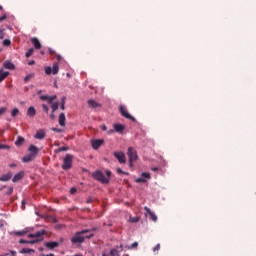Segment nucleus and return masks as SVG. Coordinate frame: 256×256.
Listing matches in <instances>:
<instances>
[{
	"mask_svg": "<svg viewBox=\"0 0 256 256\" xmlns=\"http://www.w3.org/2000/svg\"><path fill=\"white\" fill-rule=\"evenodd\" d=\"M94 236L95 234L91 233V230H82L74 234V237L71 238V243H73V245H77L78 243L81 244L85 241V239H91V237Z\"/></svg>",
	"mask_w": 256,
	"mask_h": 256,
	"instance_id": "1",
	"label": "nucleus"
},
{
	"mask_svg": "<svg viewBox=\"0 0 256 256\" xmlns=\"http://www.w3.org/2000/svg\"><path fill=\"white\" fill-rule=\"evenodd\" d=\"M105 173L106 175H104L101 171H96L92 174V176L94 179H96V181L106 184L109 183V180L111 179V171L107 170Z\"/></svg>",
	"mask_w": 256,
	"mask_h": 256,
	"instance_id": "2",
	"label": "nucleus"
},
{
	"mask_svg": "<svg viewBox=\"0 0 256 256\" xmlns=\"http://www.w3.org/2000/svg\"><path fill=\"white\" fill-rule=\"evenodd\" d=\"M43 235H45V230L38 231L34 234H29V239H34L30 241V244L35 245V243H40V241H43Z\"/></svg>",
	"mask_w": 256,
	"mask_h": 256,
	"instance_id": "3",
	"label": "nucleus"
},
{
	"mask_svg": "<svg viewBox=\"0 0 256 256\" xmlns=\"http://www.w3.org/2000/svg\"><path fill=\"white\" fill-rule=\"evenodd\" d=\"M127 155L129 157V167H133V163L137 161V151L135 150L134 147H129Z\"/></svg>",
	"mask_w": 256,
	"mask_h": 256,
	"instance_id": "4",
	"label": "nucleus"
},
{
	"mask_svg": "<svg viewBox=\"0 0 256 256\" xmlns=\"http://www.w3.org/2000/svg\"><path fill=\"white\" fill-rule=\"evenodd\" d=\"M73 165V155L67 154L63 159L62 169L64 171H67L68 169H71Z\"/></svg>",
	"mask_w": 256,
	"mask_h": 256,
	"instance_id": "5",
	"label": "nucleus"
},
{
	"mask_svg": "<svg viewBox=\"0 0 256 256\" xmlns=\"http://www.w3.org/2000/svg\"><path fill=\"white\" fill-rule=\"evenodd\" d=\"M44 71L47 75H51V73L52 75H57L59 73V64L54 63L52 68L51 66L45 67Z\"/></svg>",
	"mask_w": 256,
	"mask_h": 256,
	"instance_id": "6",
	"label": "nucleus"
},
{
	"mask_svg": "<svg viewBox=\"0 0 256 256\" xmlns=\"http://www.w3.org/2000/svg\"><path fill=\"white\" fill-rule=\"evenodd\" d=\"M119 111L122 117H125V119H130V121H135V117L131 116L129 112H127V108L123 105L119 106Z\"/></svg>",
	"mask_w": 256,
	"mask_h": 256,
	"instance_id": "7",
	"label": "nucleus"
},
{
	"mask_svg": "<svg viewBox=\"0 0 256 256\" xmlns=\"http://www.w3.org/2000/svg\"><path fill=\"white\" fill-rule=\"evenodd\" d=\"M41 101H47V103L49 105H53V101H55V99H57V95H53V96H48V95H41L40 96Z\"/></svg>",
	"mask_w": 256,
	"mask_h": 256,
	"instance_id": "8",
	"label": "nucleus"
},
{
	"mask_svg": "<svg viewBox=\"0 0 256 256\" xmlns=\"http://www.w3.org/2000/svg\"><path fill=\"white\" fill-rule=\"evenodd\" d=\"M114 157L117 158V161L121 164H125V153H123L122 151H118V152H114Z\"/></svg>",
	"mask_w": 256,
	"mask_h": 256,
	"instance_id": "9",
	"label": "nucleus"
},
{
	"mask_svg": "<svg viewBox=\"0 0 256 256\" xmlns=\"http://www.w3.org/2000/svg\"><path fill=\"white\" fill-rule=\"evenodd\" d=\"M146 179H151V175L147 172L141 174V178L136 179V183H146Z\"/></svg>",
	"mask_w": 256,
	"mask_h": 256,
	"instance_id": "10",
	"label": "nucleus"
},
{
	"mask_svg": "<svg viewBox=\"0 0 256 256\" xmlns=\"http://www.w3.org/2000/svg\"><path fill=\"white\" fill-rule=\"evenodd\" d=\"M144 211H146V213H147V215H150V217H151V220L154 222V223H156V221H157V215H155L154 213H153V211H151V209L149 208V207H144Z\"/></svg>",
	"mask_w": 256,
	"mask_h": 256,
	"instance_id": "11",
	"label": "nucleus"
},
{
	"mask_svg": "<svg viewBox=\"0 0 256 256\" xmlns=\"http://www.w3.org/2000/svg\"><path fill=\"white\" fill-rule=\"evenodd\" d=\"M45 247L46 249H50V251H53V249L59 247V242H46Z\"/></svg>",
	"mask_w": 256,
	"mask_h": 256,
	"instance_id": "12",
	"label": "nucleus"
},
{
	"mask_svg": "<svg viewBox=\"0 0 256 256\" xmlns=\"http://www.w3.org/2000/svg\"><path fill=\"white\" fill-rule=\"evenodd\" d=\"M103 140L99 139V140H93L92 141V148L97 150L99 149V147H101V145H103Z\"/></svg>",
	"mask_w": 256,
	"mask_h": 256,
	"instance_id": "13",
	"label": "nucleus"
},
{
	"mask_svg": "<svg viewBox=\"0 0 256 256\" xmlns=\"http://www.w3.org/2000/svg\"><path fill=\"white\" fill-rule=\"evenodd\" d=\"M25 173L23 172H18L17 174H15V176L12 178L13 183H17L18 181H21V179H23Z\"/></svg>",
	"mask_w": 256,
	"mask_h": 256,
	"instance_id": "14",
	"label": "nucleus"
},
{
	"mask_svg": "<svg viewBox=\"0 0 256 256\" xmlns=\"http://www.w3.org/2000/svg\"><path fill=\"white\" fill-rule=\"evenodd\" d=\"M88 106L90 109H97V107H101V104L97 103L95 100H88Z\"/></svg>",
	"mask_w": 256,
	"mask_h": 256,
	"instance_id": "15",
	"label": "nucleus"
},
{
	"mask_svg": "<svg viewBox=\"0 0 256 256\" xmlns=\"http://www.w3.org/2000/svg\"><path fill=\"white\" fill-rule=\"evenodd\" d=\"M35 115H37V110H35V107L30 106V107L27 109V116H28V117H35Z\"/></svg>",
	"mask_w": 256,
	"mask_h": 256,
	"instance_id": "16",
	"label": "nucleus"
},
{
	"mask_svg": "<svg viewBox=\"0 0 256 256\" xmlns=\"http://www.w3.org/2000/svg\"><path fill=\"white\" fill-rule=\"evenodd\" d=\"M9 77V72L3 71V68L0 69V83H3L5 79Z\"/></svg>",
	"mask_w": 256,
	"mask_h": 256,
	"instance_id": "17",
	"label": "nucleus"
},
{
	"mask_svg": "<svg viewBox=\"0 0 256 256\" xmlns=\"http://www.w3.org/2000/svg\"><path fill=\"white\" fill-rule=\"evenodd\" d=\"M114 131H116V133H123V131H125V126L122 124H114Z\"/></svg>",
	"mask_w": 256,
	"mask_h": 256,
	"instance_id": "18",
	"label": "nucleus"
},
{
	"mask_svg": "<svg viewBox=\"0 0 256 256\" xmlns=\"http://www.w3.org/2000/svg\"><path fill=\"white\" fill-rule=\"evenodd\" d=\"M3 67L4 69H10V71H13V69H15V64H13V62L6 61L3 63Z\"/></svg>",
	"mask_w": 256,
	"mask_h": 256,
	"instance_id": "19",
	"label": "nucleus"
},
{
	"mask_svg": "<svg viewBox=\"0 0 256 256\" xmlns=\"http://www.w3.org/2000/svg\"><path fill=\"white\" fill-rule=\"evenodd\" d=\"M28 151L30 152V155H33L35 157V155L39 153V148H37L35 145H30Z\"/></svg>",
	"mask_w": 256,
	"mask_h": 256,
	"instance_id": "20",
	"label": "nucleus"
},
{
	"mask_svg": "<svg viewBox=\"0 0 256 256\" xmlns=\"http://www.w3.org/2000/svg\"><path fill=\"white\" fill-rule=\"evenodd\" d=\"M65 121H67V119L65 118V113H61L58 119L60 127H65Z\"/></svg>",
	"mask_w": 256,
	"mask_h": 256,
	"instance_id": "21",
	"label": "nucleus"
},
{
	"mask_svg": "<svg viewBox=\"0 0 256 256\" xmlns=\"http://www.w3.org/2000/svg\"><path fill=\"white\" fill-rule=\"evenodd\" d=\"M35 159V156L33 154H28L22 158L23 163H29Z\"/></svg>",
	"mask_w": 256,
	"mask_h": 256,
	"instance_id": "22",
	"label": "nucleus"
},
{
	"mask_svg": "<svg viewBox=\"0 0 256 256\" xmlns=\"http://www.w3.org/2000/svg\"><path fill=\"white\" fill-rule=\"evenodd\" d=\"M31 43H33L35 49H41V42H39V39L32 38Z\"/></svg>",
	"mask_w": 256,
	"mask_h": 256,
	"instance_id": "23",
	"label": "nucleus"
},
{
	"mask_svg": "<svg viewBox=\"0 0 256 256\" xmlns=\"http://www.w3.org/2000/svg\"><path fill=\"white\" fill-rule=\"evenodd\" d=\"M35 139H45V131L39 130L35 134Z\"/></svg>",
	"mask_w": 256,
	"mask_h": 256,
	"instance_id": "24",
	"label": "nucleus"
},
{
	"mask_svg": "<svg viewBox=\"0 0 256 256\" xmlns=\"http://www.w3.org/2000/svg\"><path fill=\"white\" fill-rule=\"evenodd\" d=\"M11 177H13V173L8 172L7 174H4L2 177H0V181H10Z\"/></svg>",
	"mask_w": 256,
	"mask_h": 256,
	"instance_id": "25",
	"label": "nucleus"
},
{
	"mask_svg": "<svg viewBox=\"0 0 256 256\" xmlns=\"http://www.w3.org/2000/svg\"><path fill=\"white\" fill-rule=\"evenodd\" d=\"M23 143H25V138H23L22 136H18L17 140L15 141V145L19 147L23 145Z\"/></svg>",
	"mask_w": 256,
	"mask_h": 256,
	"instance_id": "26",
	"label": "nucleus"
},
{
	"mask_svg": "<svg viewBox=\"0 0 256 256\" xmlns=\"http://www.w3.org/2000/svg\"><path fill=\"white\" fill-rule=\"evenodd\" d=\"M20 253L24 254V255H29L30 253H35V250L31 249V248H23Z\"/></svg>",
	"mask_w": 256,
	"mask_h": 256,
	"instance_id": "27",
	"label": "nucleus"
},
{
	"mask_svg": "<svg viewBox=\"0 0 256 256\" xmlns=\"http://www.w3.org/2000/svg\"><path fill=\"white\" fill-rule=\"evenodd\" d=\"M52 113H55L59 109V101H56L51 104Z\"/></svg>",
	"mask_w": 256,
	"mask_h": 256,
	"instance_id": "28",
	"label": "nucleus"
},
{
	"mask_svg": "<svg viewBox=\"0 0 256 256\" xmlns=\"http://www.w3.org/2000/svg\"><path fill=\"white\" fill-rule=\"evenodd\" d=\"M34 51L35 50L33 48L28 49L27 52L25 53V57H27V58L31 57L33 55Z\"/></svg>",
	"mask_w": 256,
	"mask_h": 256,
	"instance_id": "29",
	"label": "nucleus"
},
{
	"mask_svg": "<svg viewBox=\"0 0 256 256\" xmlns=\"http://www.w3.org/2000/svg\"><path fill=\"white\" fill-rule=\"evenodd\" d=\"M17 115H19V109L18 108H14L11 111V117H17Z\"/></svg>",
	"mask_w": 256,
	"mask_h": 256,
	"instance_id": "30",
	"label": "nucleus"
},
{
	"mask_svg": "<svg viewBox=\"0 0 256 256\" xmlns=\"http://www.w3.org/2000/svg\"><path fill=\"white\" fill-rule=\"evenodd\" d=\"M2 45L4 47H9V45H11V40L10 39H4L2 42Z\"/></svg>",
	"mask_w": 256,
	"mask_h": 256,
	"instance_id": "31",
	"label": "nucleus"
},
{
	"mask_svg": "<svg viewBox=\"0 0 256 256\" xmlns=\"http://www.w3.org/2000/svg\"><path fill=\"white\" fill-rule=\"evenodd\" d=\"M110 256H119V251H117V249H111Z\"/></svg>",
	"mask_w": 256,
	"mask_h": 256,
	"instance_id": "32",
	"label": "nucleus"
},
{
	"mask_svg": "<svg viewBox=\"0 0 256 256\" xmlns=\"http://www.w3.org/2000/svg\"><path fill=\"white\" fill-rule=\"evenodd\" d=\"M159 249H161V244H157L154 248H153V252L155 255H157V253H159Z\"/></svg>",
	"mask_w": 256,
	"mask_h": 256,
	"instance_id": "33",
	"label": "nucleus"
},
{
	"mask_svg": "<svg viewBox=\"0 0 256 256\" xmlns=\"http://www.w3.org/2000/svg\"><path fill=\"white\" fill-rule=\"evenodd\" d=\"M65 97L62 98L61 104H60V109H62V111H65Z\"/></svg>",
	"mask_w": 256,
	"mask_h": 256,
	"instance_id": "34",
	"label": "nucleus"
},
{
	"mask_svg": "<svg viewBox=\"0 0 256 256\" xmlns=\"http://www.w3.org/2000/svg\"><path fill=\"white\" fill-rule=\"evenodd\" d=\"M62 151H69V147H60L58 150H56L57 153H61Z\"/></svg>",
	"mask_w": 256,
	"mask_h": 256,
	"instance_id": "35",
	"label": "nucleus"
},
{
	"mask_svg": "<svg viewBox=\"0 0 256 256\" xmlns=\"http://www.w3.org/2000/svg\"><path fill=\"white\" fill-rule=\"evenodd\" d=\"M130 223H139L138 217H130Z\"/></svg>",
	"mask_w": 256,
	"mask_h": 256,
	"instance_id": "36",
	"label": "nucleus"
},
{
	"mask_svg": "<svg viewBox=\"0 0 256 256\" xmlns=\"http://www.w3.org/2000/svg\"><path fill=\"white\" fill-rule=\"evenodd\" d=\"M0 39H5V28L0 29Z\"/></svg>",
	"mask_w": 256,
	"mask_h": 256,
	"instance_id": "37",
	"label": "nucleus"
},
{
	"mask_svg": "<svg viewBox=\"0 0 256 256\" xmlns=\"http://www.w3.org/2000/svg\"><path fill=\"white\" fill-rule=\"evenodd\" d=\"M5 195H13V186L8 188V191L5 193Z\"/></svg>",
	"mask_w": 256,
	"mask_h": 256,
	"instance_id": "38",
	"label": "nucleus"
},
{
	"mask_svg": "<svg viewBox=\"0 0 256 256\" xmlns=\"http://www.w3.org/2000/svg\"><path fill=\"white\" fill-rule=\"evenodd\" d=\"M31 77H33V75L28 74V75L24 78V83H28V81H31Z\"/></svg>",
	"mask_w": 256,
	"mask_h": 256,
	"instance_id": "39",
	"label": "nucleus"
},
{
	"mask_svg": "<svg viewBox=\"0 0 256 256\" xmlns=\"http://www.w3.org/2000/svg\"><path fill=\"white\" fill-rule=\"evenodd\" d=\"M5 113H7V108L5 107L0 108V117L1 115H5Z\"/></svg>",
	"mask_w": 256,
	"mask_h": 256,
	"instance_id": "40",
	"label": "nucleus"
},
{
	"mask_svg": "<svg viewBox=\"0 0 256 256\" xmlns=\"http://www.w3.org/2000/svg\"><path fill=\"white\" fill-rule=\"evenodd\" d=\"M42 109L45 113H49V107L46 104H42Z\"/></svg>",
	"mask_w": 256,
	"mask_h": 256,
	"instance_id": "41",
	"label": "nucleus"
},
{
	"mask_svg": "<svg viewBox=\"0 0 256 256\" xmlns=\"http://www.w3.org/2000/svg\"><path fill=\"white\" fill-rule=\"evenodd\" d=\"M15 235H17L18 237H23V235H25V231H17L15 232Z\"/></svg>",
	"mask_w": 256,
	"mask_h": 256,
	"instance_id": "42",
	"label": "nucleus"
},
{
	"mask_svg": "<svg viewBox=\"0 0 256 256\" xmlns=\"http://www.w3.org/2000/svg\"><path fill=\"white\" fill-rule=\"evenodd\" d=\"M70 193H71V195H75V193H77V189L76 188H71Z\"/></svg>",
	"mask_w": 256,
	"mask_h": 256,
	"instance_id": "43",
	"label": "nucleus"
},
{
	"mask_svg": "<svg viewBox=\"0 0 256 256\" xmlns=\"http://www.w3.org/2000/svg\"><path fill=\"white\" fill-rule=\"evenodd\" d=\"M0 149H9V145L0 144Z\"/></svg>",
	"mask_w": 256,
	"mask_h": 256,
	"instance_id": "44",
	"label": "nucleus"
},
{
	"mask_svg": "<svg viewBox=\"0 0 256 256\" xmlns=\"http://www.w3.org/2000/svg\"><path fill=\"white\" fill-rule=\"evenodd\" d=\"M19 243H21V244L23 245L24 243H31V241H27V240H24V239H20V240H19Z\"/></svg>",
	"mask_w": 256,
	"mask_h": 256,
	"instance_id": "45",
	"label": "nucleus"
},
{
	"mask_svg": "<svg viewBox=\"0 0 256 256\" xmlns=\"http://www.w3.org/2000/svg\"><path fill=\"white\" fill-rule=\"evenodd\" d=\"M117 173L119 174V175H123V174H125V172H123V170H121V168H117Z\"/></svg>",
	"mask_w": 256,
	"mask_h": 256,
	"instance_id": "46",
	"label": "nucleus"
},
{
	"mask_svg": "<svg viewBox=\"0 0 256 256\" xmlns=\"http://www.w3.org/2000/svg\"><path fill=\"white\" fill-rule=\"evenodd\" d=\"M52 131H55L56 133H61V131L63 130L59 128H52Z\"/></svg>",
	"mask_w": 256,
	"mask_h": 256,
	"instance_id": "47",
	"label": "nucleus"
},
{
	"mask_svg": "<svg viewBox=\"0 0 256 256\" xmlns=\"http://www.w3.org/2000/svg\"><path fill=\"white\" fill-rule=\"evenodd\" d=\"M5 19H7V15H2L1 17H0V23L2 22V21H5Z\"/></svg>",
	"mask_w": 256,
	"mask_h": 256,
	"instance_id": "48",
	"label": "nucleus"
},
{
	"mask_svg": "<svg viewBox=\"0 0 256 256\" xmlns=\"http://www.w3.org/2000/svg\"><path fill=\"white\" fill-rule=\"evenodd\" d=\"M138 245H139V243H137V242L132 243L131 249H134V247H138Z\"/></svg>",
	"mask_w": 256,
	"mask_h": 256,
	"instance_id": "49",
	"label": "nucleus"
},
{
	"mask_svg": "<svg viewBox=\"0 0 256 256\" xmlns=\"http://www.w3.org/2000/svg\"><path fill=\"white\" fill-rule=\"evenodd\" d=\"M86 203H88V204H89V203H93V198H91V197L88 198V199L86 200Z\"/></svg>",
	"mask_w": 256,
	"mask_h": 256,
	"instance_id": "50",
	"label": "nucleus"
},
{
	"mask_svg": "<svg viewBox=\"0 0 256 256\" xmlns=\"http://www.w3.org/2000/svg\"><path fill=\"white\" fill-rule=\"evenodd\" d=\"M101 129H102V131H107V126L102 125V126H101Z\"/></svg>",
	"mask_w": 256,
	"mask_h": 256,
	"instance_id": "51",
	"label": "nucleus"
},
{
	"mask_svg": "<svg viewBox=\"0 0 256 256\" xmlns=\"http://www.w3.org/2000/svg\"><path fill=\"white\" fill-rule=\"evenodd\" d=\"M50 118H51V119H55V112H52V113L50 114Z\"/></svg>",
	"mask_w": 256,
	"mask_h": 256,
	"instance_id": "52",
	"label": "nucleus"
},
{
	"mask_svg": "<svg viewBox=\"0 0 256 256\" xmlns=\"http://www.w3.org/2000/svg\"><path fill=\"white\" fill-rule=\"evenodd\" d=\"M111 133H115V130L110 129V130L107 132L108 135H111Z\"/></svg>",
	"mask_w": 256,
	"mask_h": 256,
	"instance_id": "53",
	"label": "nucleus"
},
{
	"mask_svg": "<svg viewBox=\"0 0 256 256\" xmlns=\"http://www.w3.org/2000/svg\"><path fill=\"white\" fill-rule=\"evenodd\" d=\"M56 59H57V61H61V55L57 54Z\"/></svg>",
	"mask_w": 256,
	"mask_h": 256,
	"instance_id": "54",
	"label": "nucleus"
},
{
	"mask_svg": "<svg viewBox=\"0 0 256 256\" xmlns=\"http://www.w3.org/2000/svg\"><path fill=\"white\" fill-rule=\"evenodd\" d=\"M10 254H11L12 256H15V255H17V252H15V251H10Z\"/></svg>",
	"mask_w": 256,
	"mask_h": 256,
	"instance_id": "55",
	"label": "nucleus"
},
{
	"mask_svg": "<svg viewBox=\"0 0 256 256\" xmlns=\"http://www.w3.org/2000/svg\"><path fill=\"white\" fill-rule=\"evenodd\" d=\"M49 53H50V55L55 54L54 50H52V49H49Z\"/></svg>",
	"mask_w": 256,
	"mask_h": 256,
	"instance_id": "56",
	"label": "nucleus"
},
{
	"mask_svg": "<svg viewBox=\"0 0 256 256\" xmlns=\"http://www.w3.org/2000/svg\"><path fill=\"white\" fill-rule=\"evenodd\" d=\"M28 65H35V61H30V62H28Z\"/></svg>",
	"mask_w": 256,
	"mask_h": 256,
	"instance_id": "57",
	"label": "nucleus"
},
{
	"mask_svg": "<svg viewBox=\"0 0 256 256\" xmlns=\"http://www.w3.org/2000/svg\"><path fill=\"white\" fill-rule=\"evenodd\" d=\"M42 256H55V254H53V253H50L48 255L42 254Z\"/></svg>",
	"mask_w": 256,
	"mask_h": 256,
	"instance_id": "58",
	"label": "nucleus"
},
{
	"mask_svg": "<svg viewBox=\"0 0 256 256\" xmlns=\"http://www.w3.org/2000/svg\"><path fill=\"white\" fill-rule=\"evenodd\" d=\"M22 208L25 209V200L22 201Z\"/></svg>",
	"mask_w": 256,
	"mask_h": 256,
	"instance_id": "59",
	"label": "nucleus"
},
{
	"mask_svg": "<svg viewBox=\"0 0 256 256\" xmlns=\"http://www.w3.org/2000/svg\"><path fill=\"white\" fill-rule=\"evenodd\" d=\"M152 171H159V168L154 167V168H152Z\"/></svg>",
	"mask_w": 256,
	"mask_h": 256,
	"instance_id": "60",
	"label": "nucleus"
},
{
	"mask_svg": "<svg viewBox=\"0 0 256 256\" xmlns=\"http://www.w3.org/2000/svg\"><path fill=\"white\" fill-rule=\"evenodd\" d=\"M102 256H111L110 254L109 255H107V254H103Z\"/></svg>",
	"mask_w": 256,
	"mask_h": 256,
	"instance_id": "61",
	"label": "nucleus"
},
{
	"mask_svg": "<svg viewBox=\"0 0 256 256\" xmlns=\"http://www.w3.org/2000/svg\"><path fill=\"white\" fill-rule=\"evenodd\" d=\"M10 167H15V164H11Z\"/></svg>",
	"mask_w": 256,
	"mask_h": 256,
	"instance_id": "62",
	"label": "nucleus"
},
{
	"mask_svg": "<svg viewBox=\"0 0 256 256\" xmlns=\"http://www.w3.org/2000/svg\"><path fill=\"white\" fill-rule=\"evenodd\" d=\"M38 95H41V90L38 91Z\"/></svg>",
	"mask_w": 256,
	"mask_h": 256,
	"instance_id": "63",
	"label": "nucleus"
},
{
	"mask_svg": "<svg viewBox=\"0 0 256 256\" xmlns=\"http://www.w3.org/2000/svg\"><path fill=\"white\" fill-rule=\"evenodd\" d=\"M5 187H7V186H2V188H1V189H5Z\"/></svg>",
	"mask_w": 256,
	"mask_h": 256,
	"instance_id": "64",
	"label": "nucleus"
}]
</instances>
